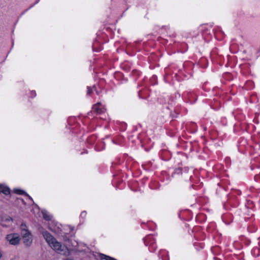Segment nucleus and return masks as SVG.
Listing matches in <instances>:
<instances>
[{"mask_svg": "<svg viewBox=\"0 0 260 260\" xmlns=\"http://www.w3.org/2000/svg\"><path fill=\"white\" fill-rule=\"evenodd\" d=\"M42 235L49 245L57 253L64 255L68 253L67 247L58 242L50 233L46 231H43Z\"/></svg>", "mask_w": 260, "mask_h": 260, "instance_id": "f257e3e1", "label": "nucleus"}, {"mask_svg": "<svg viewBox=\"0 0 260 260\" xmlns=\"http://www.w3.org/2000/svg\"><path fill=\"white\" fill-rule=\"evenodd\" d=\"M23 242L25 246L30 247L32 243V235L30 231H24V233L21 234Z\"/></svg>", "mask_w": 260, "mask_h": 260, "instance_id": "f03ea898", "label": "nucleus"}, {"mask_svg": "<svg viewBox=\"0 0 260 260\" xmlns=\"http://www.w3.org/2000/svg\"><path fill=\"white\" fill-rule=\"evenodd\" d=\"M6 239L11 245H16L19 243L21 238L18 234L13 233L8 235Z\"/></svg>", "mask_w": 260, "mask_h": 260, "instance_id": "7ed1b4c3", "label": "nucleus"}, {"mask_svg": "<svg viewBox=\"0 0 260 260\" xmlns=\"http://www.w3.org/2000/svg\"><path fill=\"white\" fill-rule=\"evenodd\" d=\"M106 109L101 105L100 103L94 105L91 111L93 114H101L105 112Z\"/></svg>", "mask_w": 260, "mask_h": 260, "instance_id": "20e7f679", "label": "nucleus"}, {"mask_svg": "<svg viewBox=\"0 0 260 260\" xmlns=\"http://www.w3.org/2000/svg\"><path fill=\"white\" fill-rule=\"evenodd\" d=\"M0 192L3 193L6 195H8L10 193V189L6 186L0 184Z\"/></svg>", "mask_w": 260, "mask_h": 260, "instance_id": "39448f33", "label": "nucleus"}, {"mask_svg": "<svg viewBox=\"0 0 260 260\" xmlns=\"http://www.w3.org/2000/svg\"><path fill=\"white\" fill-rule=\"evenodd\" d=\"M14 192L18 194H25L26 196H27L29 198V199L32 200L30 196H29L24 190L18 189H15L14 190Z\"/></svg>", "mask_w": 260, "mask_h": 260, "instance_id": "423d86ee", "label": "nucleus"}, {"mask_svg": "<svg viewBox=\"0 0 260 260\" xmlns=\"http://www.w3.org/2000/svg\"><path fill=\"white\" fill-rule=\"evenodd\" d=\"M100 258L102 260L105 259V260H117L115 258L110 257L109 256L106 255L104 254H101L100 255Z\"/></svg>", "mask_w": 260, "mask_h": 260, "instance_id": "0eeeda50", "label": "nucleus"}, {"mask_svg": "<svg viewBox=\"0 0 260 260\" xmlns=\"http://www.w3.org/2000/svg\"><path fill=\"white\" fill-rule=\"evenodd\" d=\"M100 258L102 260L105 259V260H117L115 258L110 257L109 256L106 255L104 254H101L100 255Z\"/></svg>", "mask_w": 260, "mask_h": 260, "instance_id": "6e6552de", "label": "nucleus"}, {"mask_svg": "<svg viewBox=\"0 0 260 260\" xmlns=\"http://www.w3.org/2000/svg\"><path fill=\"white\" fill-rule=\"evenodd\" d=\"M20 230H21V234H24V231H29L27 229L26 225L22 223L20 225Z\"/></svg>", "mask_w": 260, "mask_h": 260, "instance_id": "1a4fd4ad", "label": "nucleus"}, {"mask_svg": "<svg viewBox=\"0 0 260 260\" xmlns=\"http://www.w3.org/2000/svg\"><path fill=\"white\" fill-rule=\"evenodd\" d=\"M43 218L46 220L49 221L51 219V216L47 213L43 212Z\"/></svg>", "mask_w": 260, "mask_h": 260, "instance_id": "9d476101", "label": "nucleus"}, {"mask_svg": "<svg viewBox=\"0 0 260 260\" xmlns=\"http://www.w3.org/2000/svg\"><path fill=\"white\" fill-rule=\"evenodd\" d=\"M95 88V86H93L92 87V88H91V87H90L88 86V87H87V94H88V95H90V94H91V93L92 92V91H93V88Z\"/></svg>", "mask_w": 260, "mask_h": 260, "instance_id": "9b49d317", "label": "nucleus"}, {"mask_svg": "<svg viewBox=\"0 0 260 260\" xmlns=\"http://www.w3.org/2000/svg\"><path fill=\"white\" fill-rule=\"evenodd\" d=\"M182 172V169L181 168H177L175 170V173H176V174H180V173H181Z\"/></svg>", "mask_w": 260, "mask_h": 260, "instance_id": "f8f14e48", "label": "nucleus"}, {"mask_svg": "<svg viewBox=\"0 0 260 260\" xmlns=\"http://www.w3.org/2000/svg\"><path fill=\"white\" fill-rule=\"evenodd\" d=\"M40 1V0H37V1H36V2H35L34 4L31 5L29 7V8L28 9H30V8H32V7H33L35 5H36L37 4H38V3L39 2V1Z\"/></svg>", "mask_w": 260, "mask_h": 260, "instance_id": "ddd939ff", "label": "nucleus"}, {"mask_svg": "<svg viewBox=\"0 0 260 260\" xmlns=\"http://www.w3.org/2000/svg\"><path fill=\"white\" fill-rule=\"evenodd\" d=\"M86 212H85V211H83V212L81 213V216H82V217L85 216H86Z\"/></svg>", "mask_w": 260, "mask_h": 260, "instance_id": "4468645a", "label": "nucleus"}, {"mask_svg": "<svg viewBox=\"0 0 260 260\" xmlns=\"http://www.w3.org/2000/svg\"><path fill=\"white\" fill-rule=\"evenodd\" d=\"M32 95H34V96H36V93L35 91L32 92Z\"/></svg>", "mask_w": 260, "mask_h": 260, "instance_id": "2eb2a0df", "label": "nucleus"}, {"mask_svg": "<svg viewBox=\"0 0 260 260\" xmlns=\"http://www.w3.org/2000/svg\"><path fill=\"white\" fill-rule=\"evenodd\" d=\"M65 260H74V259H72V258H68L66 259Z\"/></svg>", "mask_w": 260, "mask_h": 260, "instance_id": "dca6fc26", "label": "nucleus"}, {"mask_svg": "<svg viewBox=\"0 0 260 260\" xmlns=\"http://www.w3.org/2000/svg\"><path fill=\"white\" fill-rule=\"evenodd\" d=\"M258 177V176H255L254 177V178H255V179L256 180Z\"/></svg>", "mask_w": 260, "mask_h": 260, "instance_id": "f3484780", "label": "nucleus"}, {"mask_svg": "<svg viewBox=\"0 0 260 260\" xmlns=\"http://www.w3.org/2000/svg\"><path fill=\"white\" fill-rule=\"evenodd\" d=\"M141 92V90H139V92ZM139 96L140 97V93H139Z\"/></svg>", "mask_w": 260, "mask_h": 260, "instance_id": "a211bd4d", "label": "nucleus"}, {"mask_svg": "<svg viewBox=\"0 0 260 260\" xmlns=\"http://www.w3.org/2000/svg\"><path fill=\"white\" fill-rule=\"evenodd\" d=\"M95 90L96 91V93L98 94V92L96 90V89H95Z\"/></svg>", "mask_w": 260, "mask_h": 260, "instance_id": "6ab92c4d", "label": "nucleus"}]
</instances>
